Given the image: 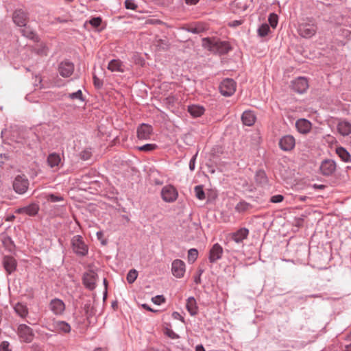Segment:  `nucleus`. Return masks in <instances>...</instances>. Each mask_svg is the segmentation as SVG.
I'll list each match as a JSON object with an SVG mask.
<instances>
[{
	"label": "nucleus",
	"instance_id": "obj_58",
	"mask_svg": "<svg viewBox=\"0 0 351 351\" xmlns=\"http://www.w3.org/2000/svg\"><path fill=\"white\" fill-rule=\"evenodd\" d=\"M14 219H15V215L12 214V215H7V216H6V217H5V220L6 221L11 222V221H14Z\"/></svg>",
	"mask_w": 351,
	"mask_h": 351
},
{
	"label": "nucleus",
	"instance_id": "obj_34",
	"mask_svg": "<svg viewBox=\"0 0 351 351\" xmlns=\"http://www.w3.org/2000/svg\"><path fill=\"white\" fill-rule=\"evenodd\" d=\"M269 32H270V27L267 23L261 24L257 29L258 36L261 38H263V37L266 36L267 35H268Z\"/></svg>",
	"mask_w": 351,
	"mask_h": 351
},
{
	"label": "nucleus",
	"instance_id": "obj_19",
	"mask_svg": "<svg viewBox=\"0 0 351 351\" xmlns=\"http://www.w3.org/2000/svg\"><path fill=\"white\" fill-rule=\"evenodd\" d=\"M27 19V14L21 9L16 10L13 13L12 20L19 27H25Z\"/></svg>",
	"mask_w": 351,
	"mask_h": 351
},
{
	"label": "nucleus",
	"instance_id": "obj_21",
	"mask_svg": "<svg viewBox=\"0 0 351 351\" xmlns=\"http://www.w3.org/2000/svg\"><path fill=\"white\" fill-rule=\"evenodd\" d=\"M311 123L306 119H300L295 123L297 130L300 134H307L311 131Z\"/></svg>",
	"mask_w": 351,
	"mask_h": 351
},
{
	"label": "nucleus",
	"instance_id": "obj_13",
	"mask_svg": "<svg viewBox=\"0 0 351 351\" xmlns=\"http://www.w3.org/2000/svg\"><path fill=\"white\" fill-rule=\"evenodd\" d=\"M74 68V64L66 60L58 64V70L60 75L66 78L70 77L73 73Z\"/></svg>",
	"mask_w": 351,
	"mask_h": 351
},
{
	"label": "nucleus",
	"instance_id": "obj_45",
	"mask_svg": "<svg viewBox=\"0 0 351 351\" xmlns=\"http://www.w3.org/2000/svg\"><path fill=\"white\" fill-rule=\"evenodd\" d=\"M152 301L156 305H160L165 302V298L162 295H158L153 297Z\"/></svg>",
	"mask_w": 351,
	"mask_h": 351
},
{
	"label": "nucleus",
	"instance_id": "obj_42",
	"mask_svg": "<svg viewBox=\"0 0 351 351\" xmlns=\"http://www.w3.org/2000/svg\"><path fill=\"white\" fill-rule=\"evenodd\" d=\"M64 198L62 195H56V194H49L47 197V200L51 202H58L60 201H63Z\"/></svg>",
	"mask_w": 351,
	"mask_h": 351
},
{
	"label": "nucleus",
	"instance_id": "obj_63",
	"mask_svg": "<svg viewBox=\"0 0 351 351\" xmlns=\"http://www.w3.org/2000/svg\"><path fill=\"white\" fill-rule=\"evenodd\" d=\"M195 351H206L204 346L202 344L197 345L195 347Z\"/></svg>",
	"mask_w": 351,
	"mask_h": 351
},
{
	"label": "nucleus",
	"instance_id": "obj_18",
	"mask_svg": "<svg viewBox=\"0 0 351 351\" xmlns=\"http://www.w3.org/2000/svg\"><path fill=\"white\" fill-rule=\"evenodd\" d=\"M249 234V230L246 228H241L234 232L230 234V239L237 243H241L246 239Z\"/></svg>",
	"mask_w": 351,
	"mask_h": 351
},
{
	"label": "nucleus",
	"instance_id": "obj_64",
	"mask_svg": "<svg viewBox=\"0 0 351 351\" xmlns=\"http://www.w3.org/2000/svg\"><path fill=\"white\" fill-rule=\"evenodd\" d=\"M344 351H351V343L345 346Z\"/></svg>",
	"mask_w": 351,
	"mask_h": 351
},
{
	"label": "nucleus",
	"instance_id": "obj_40",
	"mask_svg": "<svg viewBox=\"0 0 351 351\" xmlns=\"http://www.w3.org/2000/svg\"><path fill=\"white\" fill-rule=\"evenodd\" d=\"M269 23L272 28H276L278 23V16L275 13H270L268 17Z\"/></svg>",
	"mask_w": 351,
	"mask_h": 351
},
{
	"label": "nucleus",
	"instance_id": "obj_36",
	"mask_svg": "<svg viewBox=\"0 0 351 351\" xmlns=\"http://www.w3.org/2000/svg\"><path fill=\"white\" fill-rule=\"evenodd\" d=\"M196 197L199 200H204L206 197L202 185H197L194 188Z\"/></svg>",
	"mask_w": 351,
	"mask_h": 351
},
{
	"label": "nucleus",
	"instance_id": "obj_56",
	"mask_svg": "<svg viewBox=\"0 0 351 351\" xmlns=\"http://www.w3.org/2000/svg\"><path fill=\"white\" fill-rule=\"evenodd\" d=\"M31 351H44L43 349L38 344L34 343L31 346Z\"/></svg>",
	"mask_w": 351,
	"mask_h": 351
},
{
	"label": "nucleus",
	"instance_id": "obj_41",
	"mask_svg": "<svg viewBox=\"0 0 351 351\" xmlns=\"http://www.w3.org/2000/svg\"><path fill=\"white\" fill-rule=\"evenodd\" d=\"M157 147H158V145L156 144L147 143V144H145V145L138 147V149L139 151L148 152H152V151L156 149Z\"/></svg>",
	"mask_w": 351,
	"mask_h": 351
},
{
	"label": "nucleus",
	"instance_id": "obj_43",
	"mask_svg": "<svg viewBox=\"0 0 351 351\" xmlns=\"http://www.w3.org/2000/svg\"><path fill=\"white\" fill-rule=\"evenodd\" d=\"M102 22V19L100 16L93 17L89 20V23L93 27H98L100 26Z\"/></svg>",
	"mask_w": 351,
	"mask_h": 351
},
{
	"label": "nucleus",
	"instance_id": "obj_61",
	"mask_svg": "<svg viewBox=\"0 0 351 351\" xmlns=\"http://www.w3.org/2000/svg\"><path fill=\"white\" fill-rule=\"evenodd\" d=\"M194 282L195 284L199 285L201 283V276L197 275L194 277Z\"/></svg>",
	"mask_w": 351,
	"mask_h": 351
},
{
	"label": "nucleus",
	"instance_id": "obj_50",
	"mask_svg": "<svg viewBox=\"0 0 351 351\" xmlns=\"http://www.w3.org/2000/svg\"><path fill=\"white\" fill-rule=\"evenodd\" d=\"M97 238L99 241H100L101 244L102 245H105L107 244V240L104 239V232L102 231H98L96 233Z\"/></svg>",
	"mask_w": 351,
	"mask_h": 351
},
{
	"label": "nucleus",
	"instance_id": "obj_59",
	"mask_svg": "<svg viewBox=\"0 0 351 351\" xmlns=\"http://www.w3.org/2000/svg\"><path fill=\"white\" fill-rule=\"evenodd\" d=\"M15 213L16 214H25V206L16 209Z\"/></svg>",
	"mask_w": 351,
	"mask_h": 351
},
{
	"label": "nucleus",
	"instance_id": "obj_11",
	"mask_svg": "<svg viewBox=\"0 0 351 351\" xmlns=\"http://www.w3.org/2000/svg\"><path fill=\"white\" fill-rule=\"evenodd\" d=\"M97 274L93 270H90L84 274L82 282L84 287L90 291H93L96 287V281Z\"/></svg>",
	"mask_w": 351,
	"mask_h": 351
},
{
	"label": "nucleus",
	"instance_id": "obj_22",
	"mask_svg": "<svg viewBox=\"0 0 351 351\" xmlns=\"http://www.w3.org/2000/svg\"><path fill=\"white\" fill-rule=\"evenodd\" d=\"M108 69L111 72H121L125 71V66L122 61L119 59L111 60L108 64Z\"/></svg>",
	"mask_w": 351,
	"mask_h": 351
},
{
	"label": "nucleus",
	"instance_id": "obj_47",
	"mask_svg": "<svg viewBox=\"0 0 351 351\" xmlns=\"http://www.w3.org/2000/svg\"><path fill=\"white\" fill-rule=\"evenodd\" d=\"M182 29L188 32H190V33H192L194 34H198L202 32V29H201L199 27H182Z\"/></svg>",
	"mask_w": 351,
	"mask_h": 351
},
{
	"label": "nucleus",
	"instance_id": "obj_5",
	"mask_svg": "<svg viewBox=\"0 0 351 351\" xmlns=\"http://www.w3.org/2000/svg\"><path fill=\"white\" fill-rule=\"evenodd\" d=\"M236 87L237 83L233 79L226 78L220 83L219 89L222 95L230 97L235 93Z\"/></svg>",
	"mask_w": 351,
	"mask_h": 351
},
{
	"label": "nucleus",
	"instance_id": "obj_10",
	"mask_svg": "<svg viewBox=\"0 0 351 351\" xmlns=\"http://www.w3.org/2000/svg\"><path fill=\"white\" fill-rule=\"evenodd\" d=\"M278 145L281 150L290 152L295 146V139L292 135H285L279 139Z\"/></svg>",
	"mask_w": 351,
	"mask_h": 351
},
{
	"label": "nucleus",
	"instance_id": "obj_6",
	"mask_svg": "<svg viewBox=\"0 0 351 351\" xmlns=\"http://www.w3.org/2000/svg\"><path fill=\"white\" fill-rule=\"evenodd\" d=\"M160 195L164 202L172 203L178 199V192L174 186L167 184L162 188Z\"/></svg>",
	"mask_w": 351,
	"mask_h": 351
},
{
	"label": "nucleus",
	"instance_id": "obj_20",
	"mask_svg": "<svg viewBox=\"0 0 351 351\" xmlns=\"http://www.w3.org/2000/svg\"><path fill=\"white\" fill-rule=\"evenodd\" d=\"M3 265L8 274L13 273L17 267L16 259L12 256H5L3 258Z\"/></svg>",
	"mask_w": 351,
	"mask_h": 351
},
{
	"label": "nucleus",
	"instance_id": "obj_57",
	"mask_svg": "<svg viewBox=\"0 0 351 351\" xmlns=\"http://www.w3.org/2000/svg\"><path fill=\"white\" fill-rule=\"evenodd\" d=\"M199 1V0H185V3L190 5H196Z\"/></svg>",
	"mask_w": 351,
	"mask_h": 351
},
{
	"label": "nucleus",
	"instance_id": "obj_16",
	"mask_svg": "<svg viewBox=\"0 0 351 351\" xmlns=\"http://www.w3.org/2000/svg\"><path fill=\"white\" fill-rule=\"evenodd\" d=\"M49 308L56 315H61L65 311V304L62 300L54 298L50 301Z\"/></svg>",
	"mask_w": 351,
	"mask_h": 351
},
{
	"label": "nucleus",
	"instance_id": "obj_60",
	"mask_svg": "<svg viewBox=\"0 0 351 351\" xmlns=\"http://www.w3.org/2000/svg\"><path fill=\"white\" fill-rule=\"evenodd\" d=\"M142 307L144 308V309H146L149 311H151V312H156L157 311H154L153 310L151 307H149V306L147 304H142Z\"/></svg>",
	"mask_w": 351,
	"mask_h": 351
},
{
	"label": "nucleus",
	"instance_id": "obj_39",
	"mask_svg": "<svg viewBox=\"0 0 351 351\" xmlns=\"http://www.w3.org/2000/svg\"><path fill=\"white\" fill-rule=\"evenodd\" d=\"M138 277V272L136 269H130L127 274V281L129 284H132L136 280Z\"/></svg>",
	"mask_w": 351,
	"mask_h": 351
},
{
	"label": "nucleus",
	"instance_id": "obj_23",
	"mask_svg": "<svg viewBox=\"0 0 351 351\" xmlns=\"http://www.w3.org/2000/svg\"><path fill=\"white\" fill-rule=\"evenodd\" d=\"M186 308L191 316H195L198 313V306L196 300L191 296L186 300Z\"/></svg>",
	"mask_w": 351,
	"mask_h": 351
},
{
	"label": "nucleus",
	"instance_id": "obj_51",
	"mask_svg": "<svg viewBox=\"0 0 351 351\" xmlns=\"http://www.w3.org/2000/svg\"><path fill=\"white\" fill-rule=\"evenodd\" d=\"M165 333L167 336L173 339H176L179 337V336L171 329L167 328Z\"/></svg>",
	"mask_w": 351,
	"mask_h": 351
},
{
	"label": "nucleus",
	"instance_id": "obj_3",
	"mask_svg": "<svg viewBox=\"0 0 351 351\" xmlns=\"http://www.w3.org/2000/svg\"><path fill=\"white\" fill-rule=\"evenodd\" d=\"M73 252L78 256H85L88 252V246L85 243L81 235H75L71 241Z\"/></svg>",
	"mask_w": 351,
	"mask_h": 351
},
{
	"label": "nucleus",
	"instance_id": "obj_12",
	"mask_svg": "<svg viewBox=\"0 0 351 351\" xmlns=\"http://www.w3.org/2000/svg\"><path fill=\"white\" fill-rule=\"evenodd\" d=\"M47 329L52 332L69 333L71 330V327L70 324L65 321L53 320L50 327H47Z\"/></svg>",
	"mask_w": 351,
	"mask_h": 351
},
{
	"label": "nucleus",
	"instance_id": "obj_27",
	"mask_svg": "<svg viewBox=\"0 0 351 351\" xmlns=\"http://www.w3.org/2000/svg\"><path fill=\"white\" fill-rule=\"evenodd\" d=\"M21 32L22 35L34 42H38L39 41V37L37 35V34L32 29L29 27H24V28L21 29Z\"/></svg>",
	"mask_w": 351,
	"mask_h": 351
},
{
	"label": "nucleus",
	"instance_id": "obj_54",
	"mask_svg": "<svg viewBox=\"0 0 351 351\" xmlns=\"http://www.w3.org/2000/svg\"><path fill=\"white\" fill-rule=\"evenodd\" d=\"M243 21L241 20H234L229 23V26L232 27H236L242 24Z\"/></svg>",
	"mask_w": 351,
	"mask_h": 351
},
{
	"label": "nucleus",
	"instance_id": "obj_1",
	"mask_svg": "<svg viewBox=\"0 0 351 351\" xmlns=\"http://www.w3.org/2000/svg\"><path fill=\"white\" fill-rule=\"evenodd\" d=\"M202 45L204 48L219 56L226 54L232 49L229 42L217 38H204Z\"/></svg>",
	"mask_w": 351,
	"mask_h": 351
},
{
	"label": "nucleus",
	"instance_id": "obj_30",
	"mask_svg": "<svg viewBox=\"0 0 351 351\" xmlns=\"http://www.w3.org/2000/svg\"><path fill=\"white\" fill-rule=\"evenodd\" d=\"M336 153L338 156L345 162H351V155L350 153L343 147H339L336 149Z\"/></svg>",
	"mask_w": 351,
	"mask_h": 351
},
{
	"label": "nucleus",
	"instance_id": "obj_25",
	"mask_svg": "<svg viewBox=\"0 0 351 351\" xmlns=\"http://www.w3.org/2000/svg\"><path fill=\"white\" fill-rule=\"evenodd\" d=\"M337 130L343 136L351 134V123L348 121H340L337 125Z\"/></svg>",
	"mask_w": 351,
	"mask_h": 351
},
{
	"label": "nucleus",
	"instance_id": "obj_52",
	"mask_svg": "<svg viewBox=\"0 0 351 351\" xmlns=\"http://www.w3.org/2000/svg\"><path fill=\"white\" fill-rule=\"evenodd\" d=\"M197 156V152L191 158L189 161V169L193 171L195 167V162Z\"/></svg>",
	"mask_w": 351,
	"mask_h": 351
},
{
	"label": "nucleus",
	"instance_id": "obj_4",
	"mask_svg": "<svg viewBox=\"0 0 351 351\" xmlns=\"http://www.w3.org/2000/svg\"><path fill=\"white\" fill-rule=\"evenodd\" d=\"M16 334L20 341L23 343H31L34 338L33 329L25 324H21L18 326Z\"/></svg>",
	"mask_w": 351,
	"mask_h": 351
},
{
	"label": "nucleus",
	"instance_id": "obj_9",
	"mask_svg": "<svg viewBox=\"0 0 351 351\" xmlns=\"http://www.w3.org/2000/svg\"><path fill=\"white\" fill-rule=\"evenodd\" d=\"M308 88V82L305 77H298L291 82V88L295 93L302 94Z\"/></svg>",
	"mask_w": 351,
	"mask_h": 351
},
{
	"label": "nucleus",
	"instance_id": "obj_31",
	"mask_svg": "<svg viewBox=\"0 0 351 351\" xmlns=\"http://www.w3.org/2000/svg\"><path fill=\"white\" fill-rule=\"evenodd\" d=\"M255 181L258 184L261 186H265L267 184L268 179L265 172L263 170H258L256 171L255 174Z\"/></svg>",
	"mask_w": 351,
	"mask_h": 351
},
{
	"label": "nucleus",
	"instance_id": "obj_44",
	"mask_svg": "<svg viewBox=\"0 0 351 351\" xmlns=\"http://www.w3.org/2000/svg\"><path fill=\"white\" fill-rule=\"evenodd\" d=\"M137 7L138 6L134 0H125V8L126 9L136 10Z\"/></svg>",
	"mask_w": 351,
	"mask_h": 351
},
{
	"label": "nucleus",
	"instance_id": "obj_53",
	"mask_svg": "<svg viewBox=\"0 0 351 351\" xmlns=\"http://www.w3.org/2000/svg\"><path fill=\"white\" fill-rule=\"evenodd\" d=\"M9 347L10 343L8 341H2L0 344V351H11Z\"/></svg>",
	"mask_w": 351,
	"mask_h": 351
},
{
	"label": "nucleus",
	"instance_id": "obj_33",
	"mask_svg": "<svg viewBox=\"0 0 351 351\" xmlns=\"http://www.w3.org/2000/svg\"><path fill=\"white\" fill-rule=\"evenodd\" d=\"M3 245L5 247V248L10 252L14 251L16 247L14 241L9 236L3 237Z\"/></svg>",
	"mask_w": 351,
	"mask_h": 351
},
{
	"label": "nucleus",
	"instance_id": "obj_15",
	"mask_svg": "<svg viewBox=\"0 0 351 351\" xmlns=\"http://www.w3.org/2000/svg\"><path fill=\"white\" fill-rule=\"evenodd\" d=\"M186 270L185 263L180 259H176L171 263L172 274L178 278L184 276Z\"/></svg>",
	"mask_w": 351,
	"mask_h": 351
},
{
	"label": "nucleus",
	"instance_id": "obj_14",
	"mask_svg": "<svg viewBox=\"0 0 351 351\" xmlns=\"http://www.w3.org/2000/svg\"><path fill=\"white\" fill-rule=\"evenodd\" d=\"M137 137L140 140H149L153 132V128L151 125L143 123L137 128Z\"/></svg>",
	"mask_w": 351,
	"mask_h": 351
},
{
	"label": "nucleus",
	"instance_id": "obj_49",
	"mask_svg": "<svg viewBox=\"0 0 351 351\" xmlns=\"http://www.w3.org/2000/svg\"><path fill=\"white\" fill-rule=\"evenodd\" d=\"M93 84L95 88H102L104 85L103 80H100L99 77H97L95 75H93Z\"/></svg>",
	"mask_w": 351,
	"mask_h": 351
},
{
	"label": "nucleus",
	"instance_id": "obj_26",
	"mask_svg": "<svg viewBox=\"0 0 351 351\" xmlns=\"http://www.w3.org/2000/svg\"><path fill=\"white\" fill-rule=\"evenodd\" d=\"M61 162V158L59 154L51 153L47 157V164L51 168H58Z\"/></svg>",
	"mask_w": 351,
	"mask_h": 351
},
{
	"label": "nucleus",
	"instance_id": "obj_2",
	"mask_svg": "<svg viewBox=\"0 0 351 351\" xmlns=\"http://www.w3.org/2000/svg\"><path fill=\"white\" fill-rule=\"evenodd\" d=\"M317 29L315 19L313 17H307L300 23L298 32L302 37L309 38L315 34Z\"/></svg>",
	"mask_w": 351,
	"mask_h": 351
},
{
	"label": "nucleus",
	"instance_id": "obj_8",
	"mask_svg": "<svg viewBox=\"0 0 351 351\" xmlns=\"http://www.w3.org/2000/svg\"><path fill=\"white\" fill-rule=\"evenodd\" d=\"M337 168L336 162L332 159L322 160L319 165V172L322 175L329 177L333 175Z\"/></svg>",
	"mask_w": 351,
	"mask_h": 351
},
{
	"label": "nucleus",
	"instance_id": "obj_46",
	"mask_svg": "<svg viewBox=\"0 0 351 351\" xmlns=\"http://www.w3.org/2000/svg\"><path fill=\"white\" fill-rule=\"evenodd\" d=\"M284 198L285 197L282 195H280V194L274 195L270 197L269 202L271 203H275V204L280 203L284 200Z\"/></svg>",
	"mask_w": 351,
	"mask_h": 351
},
{
	"label": "nucleus",
	"instance_id": "obj_24",
	"mask_svg": "<svg viewBox=\"0 0 351 351\" xmlns=\"http://www.w3.org/2000/svg\"><path fill=\"white\" fill-rule=\"evenodd\" d=\"M256 117L254 112L251 110H245L243 112L241 120L244 125L252 126L254 124Z\"/></svg>",
	"mask_w": 351,
	"mask_h": 351
},
{
	"label": "nucleus",
	"instance_id": "obj_29",
	"mask_svg": "<svg viewBox=\"0 0 351 351\" xmlns=\"http://www.w3.org/2000/svg\"><path fill=\"white\" fill-rule=\"evenodd\" d=\"M15 313L21 318H25L28 315V308L26 305L18 302L14 307Z\"/></svg>",
	"mask_w": 351,
	"mask_h": 351
},
{
	"label": "nucleus",
	"instance_id": "obj_38",
	"mask_svg": "<svg viewBox=\"0 0 351 351\" xmlns=\"http://www.w3.org/2000/svg\"><path fill=\"white\" fill-rule=\"evenodd\" d=\"M67 97L73 100L77 99L81 101H84L85 98L83 96L82 91L80 89L75 93H69Z\"/></svg>",
	"mask_w": 351,
	"mask_h": 351
},
{
	"label": "nucleus",
	"instance_id": "obj_17",
	"mask_svg": "<svg viewBox=\"0 0 351 351\" xmlns=\"http://www.w3.org/2000/svg\"><path fill=\"white\" fill-rule=\"evenodd\" d=\"M223 248L219 243H215L213 245L209 252V261L214 263L218 260L221 258L223 254Z\"/></svg>",
	"mask_w": 351,
	"mask_h": 351
},
{
	"label": "nucleus",
	"instance_id": "obj_28",
	"mask_svg": "<svg viewBox=\"0 0 351 351\" xmlns=\"http://www.w3.org/2000/svg\"><path fill=\"white\" fill-rule=\"evenodd\" d=\"M188 112L195 118L201 117L205 112L203 106L199 105H191L188 107Z\"/></svg>",
	"mask_w": 351,
	"mask_h": 351
},
{
	"label": "nucleus",
	"instance_id": "obj_62",
	"mask_svg": "<svg viewBox=\"0 0 351 351\" xmlns=\"http://www.w3.org/2000/svg\"><path fill=\"white\" fill-rule=\"evenodd\" d=\"M103 282H104V285L105 286V288H106L104 295V299H105L106 298V295H107V285H108L107 280L106 278H104Z\"/></svg>",
	"mask_w": 351,
	"mask_h": 351
},
{
	"label": "nucleus",
	"instance_id": "obj_7",
	"mask_svg": "<svg viewBox=\"0 0 351 351\" xmlns=\"http://www.w3.org/2000/svg\"><path fill=\"white\" fill-rule=\"evenodd\" d=\"M12 186L16 193L24 194L28 189L29 180L25 175H18L13 181Z\"/></svg>",
	"mask_w": 351,
	"mask_h": 351
},
{
	"label": "nucleus",
	"instance_id": "obj_48",
	"mask_svg": "<svg viewBox=\"0 0 351 351\" xmlns=\"http://www.w3.org/2000/svg\"><path fill=\"white\" fill-rule=\"evenodd\" d=\"M91 157V152L88 149H84L80 153V158L83 160H88Z\"/></svg>",
	"mask_w": 351,
	"mask_h": 351
},
{
	"label": "nucleus",
	"instance_id": "obj_37",
	"mask_svg": "<svg viewBox=\"0 0 351 351\" xmlns=\"http://www.w3.org/2000/svg\"><path fill=\"white\" fill-rule=\"evenodd\" d=\"M198 257V251L195 248H191L188 251V261L190 263H194Z\"/></svg>",
	"mask_w": 351,
	"mask_h": 351
},
{
	"label": "nucleus",
	"instance_id": "obj_55",
	"mask_svg": "<svg viewBox=\"0 0 351 351\" xmlns=\"http://www.w3.org/2000/svg\"><path fill=\"white\" fill-rule=\"evenodd\" d=\"M172 317L176 319H179L182 322H184V318L178 312H173Z\"/></svg>",
	"mask_w": 351,
	"mask_h": 351
},
{
	"label": "nucleus",
	"instance_id": "obj_32",
	"mask_svg": "<svg viewBox=\"0 0 351 351\" xmlns=\"http://www.w3.org/2000/svg\"><path fill=\"white\" fill-rule=\"evenodd\" d=\"M25 210L26 215L33 217L38 214L40 210V206L37 203L34 202L25 206Z\"/></svg>",
	"mask_w": 351,
	"mask_h": 351
},
{
	"label": "nucleus",
	"instance_id": "obj_35",
	"mask_svg": "<svg viewBox=\"0 0 351 351\" xmlns=\"http://www.w3.org/2000/svg\"><path fill=\"white\" fill-rule=\"evenodd\" d=\"M252 208V205L245 201L239 202L235 206V210L239 213H243Z\"/></svg>",
	"mask_w": 351,
	"mask_h": 351
}]
</instances>
